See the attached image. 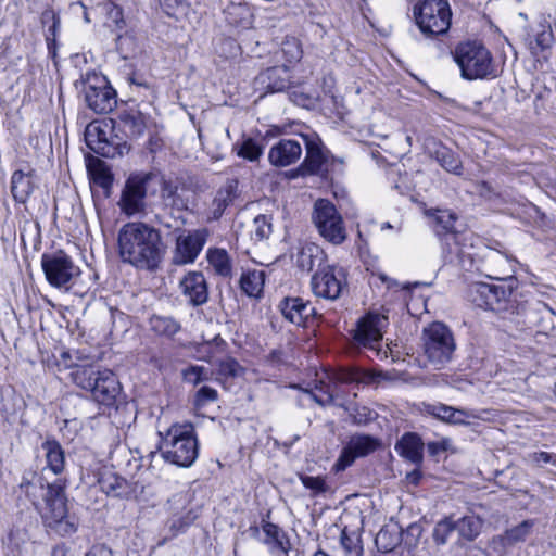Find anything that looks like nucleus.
<instances>
[{
  "label": "nucleus",
  "mask_w": 556,
  "mask_h": 556,
  "mask_svg": "<svg viewBox=\"0 0 556 556\" xmlns=\"http://www.w3.org/2000/svg\"><path fill=\"white\" fill-rule=\"evenodd\" d=\"M334 379L342 383H366L370 377L364 370L357 367L342 368L334 374Z\"/></svg>",
  "instance_id": "49530a36"
},
{
  "label": "nucleus",
  "mask_w": 556,
  "mask_h": 556,
  "mask_svg": "<svg viewBox=\"0 0 556 556\" xmlns=\"http://www.w3.org/2000/svg\"><path fill=\"white\" fill-rule=\"evenodd\" d=\"M453 56L465 79H484L496 76L492 54L481 42H460L453 51Z\"/></svg>",
  "instance_id": "20e7f679"
},
{
  "label": "nucleus",
  "mask_w": 556,
  "mask_h": 556,
  "mask_svg": "<svg viewBox=\"0 0 556 556\" xmlns=\"http://www.w3.org/2000/svg\"><path fill=\"white\" fill-rule=\"evenodd\" d=\"M117 243L122 261L144 270L159 268L166 251L161 231L143 222L125 224L118 231Z\"/></svg>",
  "instance_id": "f257e3e1"
},
{
  "label": "nucleus",
  "mask_w": 556,
  "mask_h": 556,
  "mask_svg": "<svg viewBox=\"0 0 556 556\" xmlns=\"http://www.w3.org/2000/svg\"><path fill=\"white\" fill-rule=\"evenodd\" d=\"M302 143L294 139H281L268 153V160L276 167H286L298 162L302 155Z\"/></svg>",
  "instance_id": "4be33fe9"
},
{
  "label": "nucleus",
  "mask_w": 556,
  "mask_h": 556,
  "mask_svg": "<svg viewBox=\"0 0 556 556\" xmlns=\"http://www.w3.org/2000/svg\"><path fill=\"white\" fill-rule=\"evenodd\" d=\"M289 84V74L285 66L269 67L255 78V85L268 92H280L288 88Z\"/></svg>",
  "instance_id": "b1692460"
},
{
  "label": "nucleus",
  "mask_w": 556,
  "mask_h": 556,
  "mask_svg": "<svg viewBox=\"0 0 556 556\" xmlns=\"http://www.w3.org/2000/svg\"><path fill=\"white\" fill-rule=\"evenodd\" d=\"M265 273L264 270H248L241 275L240 288L241 290L251 298H258L264 288Z\"/></svg>",
  "instance_id": "e433bc0d"
},
{
  "label": "nucleus",
  "mask_w": 556,
  "mask_h": 556,
  "mask_svg": "<svg viewBox=\"0 0 556 556\" xmlns=\"http://www.w3.org/2000/svg\"><path fill=\"white\" fill-rule=\"evenodd\" d=\"M375 544L379 552L389 553L401 544V530L397 526L382 527L375 538Z\"/></svg>",
  "instance_id": "c9c22d12"
},
{
  "label": "nucleus",
  "mask_w": 556,
  "mask_h": 556,
  "mask_svg": "<svg viewBox=\"0 0 556 556\" xmlns=\"http://www.w3.org/2000/svg\"><path fill=\"white\" fill-rule=\"evenodd\" d=\"M488 261L492 264L500 265V266H506L508 264L507 257H505L503 254L498 252H491L488 255Z\"/></svg>",
  "instance_id": "69168bd1"
},
{
  "label": "nucleus",
  "mask_w": 556,
  "mask_h": 556,
  "mask_svg": "<svg viewBox=\"0 0 556 556\" xmlns=\"http://www.w3.org/2000/svg\"><path fill=\"white\" fill-rule=\"evenodd\" d=\"M345 283V275L342 268L333 265H324L313 275L311 285L313 293L326 300H337Z\"/></svg>",
  "instance_id": "ddd939ff"
},
{
  "label": "nucleus",
  "mask_w": 556,
  "mask_h": 556,
  "mask_svg": "<svg viewBox=\"0 0 556 556\" xmlns=\"http://www.w3.org/2000/svg\"><path fill=\"white\" fill-rule=\"evenodd\" d=\"M421 479V472L417 469L413 470L412 472H408L406 475V480L414 485L419 484V481Z\"/></svg>",
  "instance_id": "774afa93"
},
{
  "label": "nucleus",
  "mask_w": 556,
  "mask_h": 556,
  "mask_svg": "<svg viewBox=\"0 0 556 556\" xmlns=\"http://www.w3.org/2000/svg\"><path fill=\"white\" fill-rule=\"evenodd\" d=\"M262 530L265 534L263 543L268 546L270 553L275 555H287L290 549V541L286 532L277 525L264 522Z\"/></svg>",
  "instance_id": "cd10ccee"
},
{
  "label": "nucleus",
  "mask_w": 556,
  "mask_h": 556,
  "mask_svg": "<svg viewBox=\"0 0 556 556\" xmlns=\"http://www.w3.org/2000/svg\"><path fill=\"white\" fill-rule=\"evenodd\" d=\"M413 16L426 38L444 35L451 27L452 12L447 0H419L413 8Z\"/></svg>",
  "instance_id": "423d86ee"
},
{
  "label": "nucleus",
  "mask_w": 556,
  "mask_h": 556,
  "mask_svg": "<svg viewBox=\"0 0 556 556\" xmlns=\"http://www.w3.org/2000/svg\"><path fill=\"white\" fill-rule=\"evenodd\" d=\"M534 520H523L519 525L507 529L498 536V541L503 547H511L516 544L525 542L532 533Z\"/></svg>",
  "instance_id": "f704fd0d"
},
{
  "label": "nucleus",
  "mask_w": 556,
  "mask_h": 556,
  "mask_svg": "<svg viewBox=\"0 0 556 556\" xmlns=\"http://www.w3.org/2000/svg\"><path fill=\"white\" fill-rule=\"evenodd\" d=\"M527 462L535 467H544L546 465L556 466V454L544 451L532 452L527 455Z\"/></svg>",
  "instance_id": "6e6d98bb"
},
{
  "label": "nucleus",
  "mask_w": 556,
  "mask_h": 556,
  "mask_svg": "<svg viewBox=\"0 0 556 556\" xmlns=\"http://www.w3.org/2000/svg\"><path fill=\"white\" fill-rule=\"evenodd\" d=\"M424 414L431 416L442 422L448 425H469V419L479 418V414L475 410L465 408H455L453 406L435 402V403H424Z\"/></svg>",
  "instance_id": "a211bd4d"
},
{
  "label": "nucleus",
  "mask_w": 556,
  "mask_h": 556,
  "mask_svg": "<svg viewBox=\"0 0 556 556\" xmlns=\"http://www.w3.org/2000/svg\"><path fill=\"white\" fill-rule=\"evenodd\" d=\"M110 8H111L110 11H109L110 16L114 20V22L116 23L117 27L121 28L119 23H124L122 9L118 5L114 4V3H111Z\"/></svg>",
  "instance_id": "0e129e2a"
},
{
  "label": "nucleus",
  "mask_w": 556,
  "mask_h": 556,
  "mask_svg": "<svg viewBox=\"0 0 556 556\" xmlns=\"http://www.w3.org/2000/svg\"><path fill=\"white\" fill-rule=\"evenodd\" d=\"M498 274H504V277L498 276L497 273L488 275L489 278L497 280L498 283L473 282L470 285L469 298L472 303L494 312L506 309L514 289L515 279L504 270H500Z\"/></svg>",
  "instance_id": "39448f33"
},
{
  "label": "nucleus",
  "mask_w": 556,
  "mask_h": 556,
  "mask_svg": "<svg viewBox=\"0 0 556 556\" xmlns=\"http://www.w3.org/2000/svg\"><path fill=\"white\" fill-rule=\"evenodd\" d=\"M37 188L34 170L24 173L15 170L11 177V192L14 200L18 203H25Z\"/></svg>",
  "instance_id": "a878e982"
},
{
  "label": "nucleus",
  "mask_w": 556,
  "mask_h": 556,
  "mask_svg": "<svg viewBox=\"0 0 556 556\" xmlns=\"http://www.w3.org/2000/svg\"><path fill=\"white\" fill-rule=\"evenodd\" d=\"M86 141L88 147L104 157H114L115 148L109 142L106 134L99 126L89 125L86 128Z\"/></svg>",
  "instance_id": "473e14b6"
},
{
  "label": "nucleus",
  "mask_w": 556,
  "mask_h": 556,
  "mask_svg": "<svg viewBox=\"0 0 556 556\" xmlns=\"http://www.w3.org/2000/svg\"><path fill=\"white\" fill-rule=\"evenodd\" d=\"M84 92L87 106L98 114L110 113L117 103L116 91L102 75L88 74Z\"/></svg>",
  "instance_id": "9b49d317"
},
{
  "label": "nucleus",
  "mask_w": 556,
  "mask_h": 556,
  "mask_svg": "<svg viewBox=\"0 0 556 556\" xmlns=\"http://www.w3.org/2000/svg\"><path fill=\"white\" fill-rule=\"evenodd\" d=\"M483 520L476 515H466L454 520L455 531L458 534L457 544L463 545V542L475 541L483 528Z\"/></svg>",
  "instance_id": "2f4dec72"
},
{
  "label": "nucleus",
  "mask_w": 556,
  "mask_h": 556,
  "mask_svg": "<svg viewBox=\"0 0 556 556\" xmlns=\"http://www.w3.org/2000/svg\"><path fill=\"white\" fill-rule=\"evenodd\" d=\"M434 231L443 238L447 233L456 232L454 224L457 219L456 215L447 210H437L433 214Z\"/></svg>",
  "instance_id": "c03bdc74"
},
{
  "label": "nucleus",
  "mask_w": 556,
  "mask_h": 556,
  "mask_svg": "<svg viewBox=\"0 0 556 556\" xmlns=\"http://www.w3.org/2000/svg\"><path fill=\"white\" fill-rule=\"evenodd\" d=\"M306 156L299 167L301 175L319 174L326 162V154L320 139L315 135H302Z\"/></svg>",
  "instance_id": "412c9836"
},
{
  "label": "nucleus",
  "mask_w": 556,
  "mask_h": 556,
  "mask_svg": "<svg viewBox=\"0 0 556 556\" xmlns=\"http://www.w3.org/2000/svg\"><path fill=\"white\" fill-rule=\"evenodd\" d=\"M217 400V391L211 387L204 386L200 388L195 394V405L203 406L208 402Z\"/></svg>",
  "instance_id": "bf43d9fd"
},
{
  "label": "nucleus",
  "mask_w": 556,
  "mask_h": 556,
  "mask_svg": "<svg viewBox=\"0 0 556 556\" xmlns=\"http://www.w3.org/2000/svg\"><path fill=\"white\" fill-rule=\"evenodd\" d=\"M178 287L187 302L193 307L201 306L208 300V287L202 271H188L179 280Z\"/></svg>",
  "instance_id": "6ab92c4d"
},
{
  "label": "nucleus",
  "mask_w": 556,
  "mask_h": 556,
  "mask_svg": "<svg viewBox=\"0 0 556 556\" xmlns=\"http://www.w3.org/2000/svg\"><path fill=\"white\" fill-rule=\"evenodd\" d=\"M41 268L50 286L68 290L80 276V268L64 251L59 250L41 255Z\"/></svg>",
  "instance_id": "1a4fd4ad"
},
{
  "label": "nucleus",
  "mask_w": 556,
  "mask_h": 556,
  "mask_svg": "<svg viewBox=\"0 0 556 556\" xmlns=\"http://www.w3.org/2000/svg\"><path fill=\"white\" fill-rule=\"evenodd\" d=\"M340 543L343 549L350 555L359 556L362 548L359 546V540L348 534L346 530L341 532Z\"/></svg>",
  "instance_id": "13d9d810"
},
{
  "label": "nucleus",
  "mask_w": 556,
  "mask_h": 556,
  "mask_svg": "<svg viewBox=\"0 0 556 556\" xmlns=\"http://www.w3.org/2000/svg\"><path fill=\"white\" fill-rule=\"evenodd\" d=\"M279 308L286 319L298 326L304 325L314 312V307L301 298H286L280 302Z\"/></svg>",
  "instance_id": "393cba45"
},
{
  "label": "nucleus",
  "mask_w": 556,
  "mask_h": 556,
  "mask_svg": "<svg viewBox=\"0 0 556 556\" xmlns=\"http://www.w3.org/2000/svg\"><path fill=\"white\" fill-rule=\"evenodd\" d=\"M400 456L413 464H420L424 456V443L416 433H405L395 444Z\"/></svg>",
  "instance_id": "7c9ffc66"
},
{
  "label": "nucleus",
  "mask_w": 556,
  "mask_h": 556,
  "mask_svg": "<svg viewBox=\"0 0 556 556\" xmlns=\"http://www.w3.org/2000/svg\"><path fill=\"white\" fill-rule=\"evenodd\" d=\"M149 324L151 330L157 336L173 337L180 330V324L170 316L153 315Z\"/></svg>",
  "instance_id": "79ce46f5"
},
{
  "label": "nucleus",
  "mask_w": 556,
  "mask_h": 556,
  "mask_svg": "<svg viewBox=\"0 0 556 556\" xmlns=\"http://www.w3.org/2000/svg\"><path fill=\"white\" fill-rule=\"evenodd\" d=\"M388 325V316L377 312H368L356 323L353 339L365 348L376 349L380 344Z\"/></svg>",
  "instance_id": "4468645a"
},
{
  "label": "nucleus",
  "mask_w": 556,
  "mask_h": 556,
  "mask_svg": "<svg viewBox=\"0 0 556 556\" xmlns=\"http://www.w3.org/2000/svg\"><path fill=\"white\" fill-rule=\"evenodd\" d=\"M123 131L129 137H139L144 132L146 122L140 112H125L119 116Z\"/></svg>",
  "instance_id": "ea45409f"
},
{
  "label": "nucleus",
  "mask_w": 556,
  "mask_h": 556,
  "mask_svg": "<svg viewBox=\"0 0 556 556\" xmlns=\"http://www.w3.org/2000/svg\"><path fill=\"white\" fill-rule=\"evenodd\" d=\"M182 4V0H163V7L167 15L172 16L175 14V9Z\"/></svg>",
  "instance_id": "338daca9"
},
{
  "label": "nucleus",
  "mask_w": 556,
  "mask_h": 556,
  "mask_svg": "<svg viewBox=\"0 0 556 556\" xmlns=\"http://www.w3.org/2000/svg\"><path fill=\"white\" fill-rule=\"evenodd\" d=\"M98 483L105 494L113 497L127 498L134 493L131 484L126 479L113 472H105L101 475Z\"/></svg>",
  "instance_id": "c756f323"
},
{
  "label": "nucleus",
  "mask_w": 556,
  "mask_h": 556,
  "mask_svg": "<svg viewBox=\"0 0 556 556\" xmlns=\"http://www.w3.org/2000/svg\"><path fill=\"white\" fill-rule=\"evenodd\" d=\"M161 200L166 208L178 212L187 210L189 205L187 191L169 180H163L162 182Z\"/></svg>",
  "instance_id": "c85d7f7f"
},
{
  "label": "nucleus",
  "mask_w": 556,
  "mask_h": 556,
  "mask_svg": "<svg viewBox=\"0 0 556 556\" xmlns=\"http://www.w3.org/2000/svg\"><path fill=\"white\" fill-rule=\"evenodd\" d=\"M227 23L235 27L248 28L252 25L253 14L248 3L230 2L224 10Z\"/></svg>",
  "instance_id": "72a5a7b5"
},
{
  "label": "nucleus",
  "mask_w": 556,
  "mask_h": 556,
  "mask_svg": "<svg viewBox=\"0 0 556 556\" xmlns=\"http://www.w3.org/2000/svg\"><path fill=\"white\" fill-rule=\"evenodd\" d=\"M218 371L225 377H237L243 372V368L236 359L227 358L219 363Z\"/></svg>",
  "instance_id": "4d7b16f0"
},
{
  "label": "nucleus",
  "mask_w": 556,
  "mask_h": 556,
  "mask_svg": "<svg viewBox=\"0 0 556 556\" xmlns=\"http://www.w3.org/2000/svg\"><path fill=\"white\" fill-rule=\"evenodd\" d=\"M182 379L193 386L208 380V370L203 366L192 365L182 370Z\"/></svg>",
  "instance_id": "864d4df0"
},
{
  "label": "nucleus",
  "mask_w": 556,
  "mask_h": 556,
  "mask_svg": "<svg viewBox=\"0 0 556 556\" xmlns=\"http://www.w3.org/2000/svg\"><path fill=\"white\" fill-rule=\"evenodd\" d=\"M197 514L194 511L189 510L184 516L180 517H174L168 520L167 527L170 531V536L174 538L178 535L179 533H182L186 531V529L192 525V522L197 519Z\"/></svg>",
  "instance_id": "8fccbe9b"
},
{
  "label": "nucleus",
  "mask_w": 556,
  "mask_h": 556,
  "mask_svg": "<svg viewBox=\"0 0 556 556\" xmlns=\"http://www.w3.org/2000/svg\"><path fill=\"white\" fill-rule=\"evenodd\" d=\"M233 149L237 151L238 156L250 162H255L263 154L264 147L255 139L247 138L241 144H236Z\"/></svg>",
  "instance_id": "a18cd8bd"
},
{
  "label": "nucleus",
  "mask_w": 556,
  "mask_h": 556,
  "mask_svg": "<svg viewBox=\"0 0 556 556\" xmlns=\"http://www.w3.org/2000/svg\"><path fill=\"white\" fill-rule=\"evenodd\" d=\"M327 256L324 250L315 243L304 244L296 254V265L304 271H312L314 268H323Z\"/></svg>",
  "instance_id": "bb28decb"
},
{
  "label": "nucleus",
  "mask_w": 556,
  "mask_h": 556,
  "mask_svg": "<svg viewBox=\"0 0 556 556\" xmlns=\"http://www.w3.org/2000/svg\"><path fill=\"white\" fill-rule=\"evenodd\" d=\"M379 442L370 435H354L343 448L334 468L337 471L346 469L358 457L367 456L375 452Z\"/></svg>",
  "instance_id": "f3484780"
},
{
  "label": "nucleus",
  "mask_w": 556,
  "mask_h": 556,
  "mask_svg": "<svg viewBox=\"0 0 556 556\" xmlns=\"http://www.w3.org/2000/svg\"><path fill=\"white\" fill-rule=\"evenodd\" d=\"M161 438L157 451L162 458L178 467L191 466L198 457V441L191 424H174Z\"/></svg>",
  "instance_id": "f03ea898"
},
{
  "label": "nucleus",
  "mask_w": 556,
  "mask_h": 556,
  "mask_svg": "<svg viewBox=\"0 0 556 556\" xmlns=\"http://www.w3.org/2000/svg\"><path fill=\"white\" fill-rule=\"evenodd\" d=\"M121 383L116 376L109 369H104L98 376L90 392L92 399L104 406L112 407L121 393Z\"/></svg>",
  "instance_id": "aec40b11"
},
{
  "label": "nucleus",
  "mask_w": 556,
  "mask_h": 556,
  "mask_svg": "<svg viewBox=\"0 0 556 556\" xmlns=\"http://www.w3.org/2000/svg\"><path fill=\"white\" fill-rule=\"evenodd\" d=\"M42 450L46 453L47 466L55 475L64 469V451L61 444L55 440H48L42 443Z\"/></svg>",
  "instance_id": "4c0bfd02"
},
{
  "label": "nucleus",
  "mask_w": 556,
  "mask_h": 556,
  "mask_svg": "<svg viewBox=\"0 0 556 556\" xmlns=\"http://www.w3.org/2000/svg\"><path fill=\"white\" fill-rule=\"evenodd\" d=\"M49 20L52 21V25L49 26V28H48L47 40H50V36L55 37L56 31L60 27V18L54 12H52V11L43 12L42 13V22L46 23Z\"/></svg>",
  "instance_id": "680f3d73"
},
{
  "label": "nucleus",
  "mask_w": 556,
  "mask_h": 556,
  "mask_svg": "<svg viewBox=\"0 0 556 556\" xmlns=\"http://www.w3.org/2000/svg\"><path fill=\"white\" fill-rule=\"evenodd\" d=\"M101 371L93 365H77L72 371V378L76 386L90 391Z\"/></svg>",
  "instance_id": "58836bf2"
},
{
  "label": "nucleus",
  "mask_w": 556,
  "mask_h": 556,
  "mask_svg": "<svg viewBox=\"0 0 556 556\" xmlns=\"http://www.w3.org/2000/svg\"><path fill=\"white\" fill-rule=\"evenodd\" d=\"M207 261L215 271L224 277L231 273V262L228 253L224 249H210L207 251Z\"/></svg>",
  "instance_id": "37998d69"
},
{
  "label": "nucleus",
  "mask_w": 556,
  "mask_h": 556,
  "mask_svg": "<svg viewBox=\"0 0 556 556\" xmlns=\"http://www.w3.org/2000/svg\"><path fill=\"white\" fill-rule=\"evenodd\" d=\"M154 177L152 173L143 172L128 177L118 202L122 212L127 216H134L146 211L148 185Z\"/></svg>",
  "instance_id": "9d476101"
},
{
  "label": "nucleus",
  "mask_w": 556,
  "mask_h": 556,
  "mask_svg": "<svg viewBox=\"0 0 556 556\" xmlns=\"http://www.w3.org/2000/svg\"><path fill=\"white\" fill-rule=\"evenodd\" d=\"M238 197V181L236 179H227L224 185H222L207 210V219L208 220H218L226 208L231 205L235 199Z\"/></svg>",
  "instance_id": "5701e85b"
},
{
  "label": "nucleus",
  "mask_w": 556,
  "mask_h": 556,
  "mask_svg": "<svg viewBox=\"0 0 556 556\" xmlns=\"http://www.w3.org/2000/svg\"><path fill=\"white\" fill-rule=\"evenodd\" d=\"M434 159L446 172L455 175H462V161L451 149L446 147H439L434 152Z\"/></svg>",
  "instance_id": "a19ab883"
},
{
  "label": "nucleus",
  "mask_w": 556,
  "mask_h": 556,
  "mask_svg": "<svg viewBox=\"0 0 556 556\" xmlns=\"http://www.w3.org/2000/svg\"><path fill=\"white\" fill-rule=\"evenodd\" d=\"M472 236L468 232H452L442 238V257L446 264L462 265L470 258Z\"/></svg>",
  "instance_id": "dca6fc26"
},
{
  "label": "nucleus",
  "mask_w": 556,
  "mask_h": 556,
  "mask_svg": "<svg viewBox=\"0 0 556 556\" xmlns=\"http://www.w3.org/2000/svg\"><path fill=\"white\" fill-rule=\"evenodd\" d=\"M302 484L312 492L313 496L324 494L328 491L329 486L323 477H313L307 475H300Z\"/></svg>",
  "instance_id": "603ef678"
},
{
  "label": "nucleus",
  "mask_w": 556,
  "mask_h": 556,
  "mask_svg": "<svg viewBox=\"0 0 556 556\" xmlns=\"http://www.w3.org/2000/svg\"><path fill=\"white\" fill-rule=\"evenodd\" d=\"M271 233L270 218L266 215H258L253 220V229L251 230V238L254 241H262L267 239Z\"/></svg>",
  "instance_id": "09e8293b"
},
{
  "label": "nucleus",
  "mask_w": 556,
  "mask_h": 556,
  "mask_svg": "<svg viewBox=\"0 0 556 556\" xmlns=\"http://www.w3.org/2000/svg\"><path fill=\"white\" fill-rule=\"evenodd\" d=\"M37 488H43V479L41 477H37L35 473H31V479H28L26 476L23 477L20 489L34 504H36L37 500Z\"/></svg>",
  "instance_id": "5fc2aeb1"
},
{
  "label": "nucleus",
  "mask_w": 556,
  "mask_h": 556,
  "mask_svg": "<svg viewBox=\"0 0 556 556\" xmlns=\"http://www.w3.org/2000/svg\"><path fill=\"white\" fill-rule=\"evenodd\" d=\"M312 222L319 236L333 245H341L348 239L343 217L328 199H318L314 203Z\"/></svg>",
  "instance_id": "0eeeda50"
},
{
  "label": "nucleus",
  "mask_w": 556,
  "mask_h": 556,
  "mask_svg": "<svg viewBox=\"0 0 556 556\" xmlns=\"http://www.w3.org/2000/svg\"><path fill=\"white\" fill-rule=\"evenodd\" d=\"M208 237L205 228L182 231L175 242L172 262L175 265L192 264L204 248Z\"/></svg>",
  "instance_id": "f8f14e48"
},
{
  "label": "nucleus",
  "mask_w": 556,
  "mask_h": 556,
  "mask_svg": "<svg viewBox=\"0 0 556 556\" xmlns=\"http://www.w3.org/2000/svg\"><path fill=\"white\" fill-rule=\"evenodd\" d=\"M455 531L454 520L451 517H446L435 523L432 538L437 545H445L448 541L450 535Z\"/></svg>",
  "instance_id": "de8ad7c7"
},
{
  "label": "nucleus",
  "mask_w": 556,
  "mask_h": 556,
  "mask_svg": "<svg viewBox=\"0 0 556 556\" xmlns=\"http://www.w3.org/2000/svg\"><path fill=\"white\" fill-rule=\"evenodd\" d=\"M308 395L312 396L320 405H328L333 402V394L332 391L330 390V386L327 387L326 391L321 396H317L312 392H308Z\"/></svg>",
  "instance_id": "e2e57ef3"
},
{
  "label": "nucleus",
  "mask_w": 556,
  "mask_h": 556,
  "mask_svg": "<svg viewBox=\"0 0 556 556\" xmlns=\"http://www.w3.org/2000/svg\"><path fill=\"white\" fill-rule=\"evenodd\" d=\"M281 51L290 63L300 61L303 53L301 43L295 37H287L282 41Z\"/></svg>",
  "instance_id": "3c124183"
},
{
  "label": "nucleus",
  "mask_w": 556,
  "mask_h": 556,
  "mask_svg": "<svg viewBox=\"0 0 556 556\" xmlns=\"http://www.w3.org/2000/svg\"><path fill=\"white\" fill-rule=\"evenodd\" d=\"M45 508L41 517L46 527L61 536L74 534L78 529V522L68 516L65 496V486L61 480L47 484L43 496Z\"/></svg>",
  "instance_id": "7ed1b4c3"
},
{
  "label": "nucleus",
  "mask_w": 556,
  "mask_h": 556,
  "mask_svg": "<svg viewBox=\"0 0 556 556\" xmlns=\"http://www.w3.org/2000/svg\"><path fill=\"white\" fill-rule=\"evenodd\" d=\"M523 324L538 332L551 334L556 330V308L542 301H531L523 308Z\"/></svg>",
  "instance_id": "2eb2a0df"
},
{
  "label": "nucleus",
  "mask_w": 556,
  "mask_h": 556,
  "mask_svg": "<svg viewBox=\"0 0 556 556\" xmlns=\"http://www.w3.org/2000/svg\"><path fill=\"white\" fill-rule=\"evenodd\" d=\"M422 341L425 355L437 368L452 359L456 343L452 331L443 323L434 321L426 327L422 332Z\"/></svg>",
  "instance_id": "6e6552de"
},
{
  "label": "nucleus",
  "mask_w": 556,
  "mask_h": 556,
  "mask_svg": "<svg viewBox=\"0 0 556 556\" xmlns=\"http://www.w3.org/2000/svg\"><path fill=\"white\" fill-rule=\"evenodd\" d=\"M554 36L551 29H544L541 33H539L535 37V45L536 48L540 49V51H544L545 49H548L552 46Z\"/></svg>",
  "instance_id": "052dcab7"
}]
</instances>
